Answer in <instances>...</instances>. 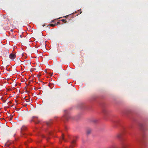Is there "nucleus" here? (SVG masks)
Returning a JSON list of instances; mask_svg holds the SVG:
<instances>
[{"label": "nucleus", "mask_w": 148, "mask_h": 148, "mask_svg": "<svg viewBox=\"0 0 148 148\" xmlns=\"http://www.w3.org/2000/svg\"><path fill=\"white\" fill-rule=\"evenodd\" d=\"M125 131V128L123 127L121 130V133H119L116 134V137L117 138L119 139L121 138L122 134L124 133V132Z\"/></svg>", "instance_id": "obj_1"}, {"label": "nucleus", "mask_w": 148, "mask_h": 148, "mask_svg": "<svg viewBox=\"0 0 148 148\" xmlns=\"http://www.w3.org/2000/svg\"><path fill=\"white\" fill-rule=\"evenodd\" d=\"M16 55L15 54L12 53H10L9 56V58L12 60L16 58Z\"/></svg>", "instance_id": "obj_2"}, {"label": "nucleus", "mask_w": 148, "mask_h": 148, "mask_svg": "<svg viewBox=\"0 0 148 148\" xmlns=\"http://www.w3.org/2000/svg\"><path fill=\"white\" fill-rule=\"evenodd\" d=\"M26 129V127L25 126H22L21 128V134H23V135L24 134L23 132V131L25 130Z\"/></svg>", "instance_id": "obj_3"}, {"label": "nucleus", "mask_w": 148, "mask_h": 148, "mask_svg": "<svg viewBox=\"0 0 148 148\" xmlns=\"http://www.w3.org/2000/svg\"><path fill=\"white\" fill-rule=\"evenodd\" d=\"M36 118V119H37L38 117H36V116H33V119H32L31 120V121H33L34 122H35V123H38V122H39V121H36L34 119V118Z\"/></svg>", "instance_id": "obj_4"}, {"label": "nucleus", "mask_w": 148, "mask_h": 148, "mask_svg": "<svg viewBox=\"0 0 148 148\" xmlns=\"http://www.w3.org/2000/svg\"><path fill=\"white\" fill-rule=\"evenodd\" d=\"M92 131V130L91 129H90V128L88 129L87 130V131H86V133H87V134H90L91 133V132Z\"/></svg>", "instance_id": "obj_5"}, {"label": "nucleus", "mask_w": 148, "mask_h": 148, "mask_svg": "<svg viewBox=\"0 0 148 148\" xmlns=\"http://www.w3.org/2000/svg\"><path fill=\"white\" fill-rule=\"evenodd\" d=\"M52 123V122L51 121H48L46 122V123L48 126L50 125Z\"/></svg>", "instance_id": "obj_6"}, {"label": "nucleus", "mask_w": 148, "mask_h": 148, "mask_svg": "<svg viewBox=\"0 0 148 148\" xmlns=\"http://www.w3.org/2000/svg\"><path fill=\"white\" fill-rule=\"evenodd\" d=\"M10 142L8 141L5 144V146L8 147L10 145Z\"/></svg>", "instance_id": "obj_7"}, {"label": "nucleus", "mask_w": 148, "mask_h": 148, "mask_svg": "<svg viewBox=\"0 0 148 148\" xmlns=\"http://www.w3.org/2000/svg\"><path fill=\"white\" fill-rule=\"evenodd\" d=\"M75 143V140H73L71 142V146L73 147Z\"/></svg>", "instance_id": "obj_8"}, {"label": "nucleus", "mask_w": 148, "mask_h": 148, "mask_svg": "<svg viewBox=\"0 0 148 148\" xmlns=\"http://www.w3.org/2000/svg\"><path fill=\"white\" fill-rule=\"evenodd\" d=\"M57 24L55 23L54 24H51L50 25L51 26L53 27L55 26H57Z\"/></svg>", "instance_id": "obj_9"}, {"label": "nucleus", "mask_w": 148, "mask_h": 148, "mask_svg": "<svg viewBox=\"0 0 148 148\" xmlns=\"http://www.w3.org/2000/svg\"><path fill=\"white\" fill-rule=\"evenodd\" d=\"M122 148H126V145H125L123 143L122 145Z\"/></svg>", "instance_id": "obj_10"}, {"label": "nucleus", "mask_w": 148, "mask_h": 148, "mask_svg": "<svg viewBox=\"0 0 148 148\" xmlns=\"http://www.w3.org/2000/svg\"><path fill=\"white\" fill-rule=\"evenodd\" d=\"M61 140H63L64 141H66V140L64 139V136H63V134L62 135V137L61 138Z\"/></svg>", "instance_id": "obj_11"}, {"label": "nucleus", "mask_w": 148, "mask_h": 148, "mask_svg": "<svg viewBox=\"0 0 148 148\" xmlns=\"http://www.w3.org/2000/svg\"><path fill=\"white\" fill-rule=\"evenodd\" d=\"M61 21L62 22H64V23H66L67 22V21L66 20L64 19H62L61 20Z\"/></svg>", "instance_id": "obj_12"}, {"label": "nucleus", "mask_w": 148, "mask_h": 148, "mask_svg": "<svg viewBox=\"0 0 148 148\" xmlns=\"http://www.w3.org/2000/svg\"><path fill=\"white\" fill-rule=\"evenodd\" d=\"M103 113L105 114H106V112H107V111L105 109H104L103 110Z\"/></svg>", "instance_id": "obj_13"}, {"label": "nucleus", "mask_w": 148, "mask_h": 148, "mask_svg": "<svg viewBox=\"0 0 148 148\" xmlns=\"http://www.w3.org/2000/svg\"><path fill=\"white\" fill-rule=\"evenodd\" d=\"M12 119V117H11L9 118V120L10 121H11Z\"/></svg>", "instance_id": "obj_14"}, {"label": "nucleus", "mask_w": 148, "mask_h": 148, "mask_svg": "<svg viewBox=\"0 0 148 148\" xmlns=\"http://www.w3.org/2000/svg\"><path fill=\"white\" fill-rule=\"evenodd\" d=\"M7 70L8 71H11L10 69H7Z\"/></svg>", "instance_id": "obj_15"}, {"label": "nucleus", "mask_w": 148, "mask_h": 148, "mask_svg": "<svg viewBox=\"0 0 148 148\" xmlns=\"http://www.w3.org/2000/svg\"><path fill=\"white\" fill-rule=\"evenodd\" d=\"M140 126L142 127H143V125L142 124H140Z\"/></svg>", "instance_id": "obj_16"}, {"label": "nucleus", "mask_w": 148, "mask_h": 148, "mask_svg": "<svg viewBox=\"0 0 148 148\" xmlns=\"http://www.w3.org/2000/svg\"><path fill=\"white\" fill-rule=\"evenodd\" d=\"M54 21H55L54 20H52L51 21V23H54Z\"/></svg>", "instance_id": "obj_17"}, {"label": "nucleus", "mask_w": 148, "mask_h": 148, "mask_svg": "<svg viewBox=\"0 0 148 148\" xmlns=\"http://www.w3.org/2000/svg\"><path fill=\"white\" fill-rule=\"evenodd\" d=\"M68 15H66V16H64V17L65 18H67V17H68Z\"/></svg>", "instance_id": "obj_18"}, {"label": "nucleus", "mask_w": 148, "mask_h": 148, "mask_svg": "<svg viewBox=\"0 0 148 148\" xmlns=\"http://www.w3.org/2000/svg\"><path fill=\"white\" fill-rule=\"evenodd\" d=\"M65 118L66 119H68V118H67V117H66V116H65Z\"/></svg>", "instance_id": "obj_19"}, {"label": "nucleus", "mask_w": 148, "mask_h": 148, "mask_svg": "<svg viewBox=\"0 0 148 148\" xmlns=\"http://www.w3.org/2000/svg\"><path fill=\"white\" fill-rule=\"evenodd\" d=\"M60 23L59 22H58L57 23V25H58V24H60Z\"/></svg>", "instance_id": "obj_20"}, {"label": "nucleus", "mask_w": 148, "mask_h": 148, "mask_svg": "<svg viewBox=\"0 0 148 148\" xmlns=\"http://www.w3.org/2000/svg\"><path fill=\"white\" fill-rule=\"evenodd\" d=\"M113 147H108V148H112Z\"/></svg>", "instance_id": "obj_21"}, {"label": "nucleus", "mask_w": 148, "mask_h": 148, "mask_svg": "<svg viewBox=\"0 0 148 148\" xmlns=\"http://www.w3.org/2000/svg\"><path fill=\"white\" fill-rule=\"evenodd\" d=\"M15 134H14V136H15Z\"/></svg>", "instance_id": "obj_22"}, {"label": "nucleus", "mask_w": 148, "mask_h": 148, "mask_svg": "<svg viewBox=\"0 0 148 148\" xmlns=\"http://www.w3.org/2000/svg\"><path fill=\"white\" fill-rule=\"evenodd\" d=\"M82 12H81L80 13V14H81L82 13Z\"/></svg>", "instance_id": "obj_23"}, {"label": "nucleus", "mask_w": 148, "mask_h": 148, "mask_svg": "<svg viewBox=\"0 0 148 148\" xmlns=\"http://www.w3.org/2000/svg\"><path fill=\"white\" fill-rule=\"evenodd\" d=\"M43 137H44V136H42Z\"/></svg>", "instance_id": "obj_24"}, {"label": "nucleus", "mask_w": 148, "mask_h": 148, "mask_svg": "<svg viewBox=\"0 0 148 148\" xmlns=\"http://www.w3.org/2000/svg\"><path fill=\"white\" fill-rule=\"evenodd\" d=\"M20 36H21V37H22L21 35Z\"/></svg>", "instance_id": "obj_25"}]
</instances>
